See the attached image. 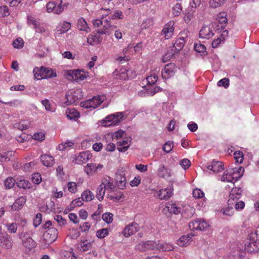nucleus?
I'll list each match as a JSON object with an SVG mask.
<instances>
[{"instance_id": "obj_60", "label": "nucleus", "mask_w": 259, "mask_h": 259, "mask_svg": "<svg viewBox=\"0 0 259 259\" xmlns=\"http://www.w3.org/2000/svg\"><path fill=\"white\" fill-rule=\"evenodd\" d=\"M174 148V143L171 141L166 142L163 146V150L166 153H169Z\"/></svg>"}, {"instance_id": "obj_44", "label": "nucleus", "mask_w": 259, "mask_h": 259, "mask_svg": "<svg viewBox=\"0 0 259 259\" xmlns=\"http://www.w3.org/2000/svg\"><path fill=\"white\" fill-rule=\"evenodd\" d=\"M91 247V243L87 240L82 241L78 244V248L81 251L88 250Z\"/></svg>"}, {"instance_id": "obj_15", "label": "nucleus", "mask_w": 259, "mask_h": 259, "mask_svg": "<svg viewBox=\"0 0 259 259\" xmlns=\"http://www.w3.org/2000/svg\"><path fill=\"white\" fill-rule=\"evenodd\" d=\"M139 229V225L136 223L133 222L125 227L122 232V234L125 237H128L138 232Z\"/></svg>"}, {"instance_id": "obj_38", "label": "nucleus", "mask_w": 259, "mask_h": 259, "mask_svg": "<svg viewBox=\"0 0 259 259\" xmlns=\"http://www.w3.org/2000/svg\"><path fill=\"white\" fill-rule=\"evenodd\" d=\"M27 22L28 25L33 26L34 27L37 25L39 19L32 13H28L27 15Z\"/></svg>"}, {"instance_id": "obj_46", "label": "nucleus", "mask_w": 259, "mask_h": 259, "mask_svg": "<svg viewBox=\"0 0 259 259\" xmlns=\"http://www.w3.org/2000/svg\"><path fill=\"white\" fill-rule=\"evenodd\" d=\"M16 184L18 187L24 189H29L31 187L30 183L29 181L24 179H21L17 181Z\"/></svg>"}, {"instance_id": "obj_63", "label": "nucleus", "mask_w": 259, "mask_h": 259, "mask_svg": "<svg viewBox=\"0 0 259 259\" xmlns=\"http://www.w3.org/2000/svg\"><path fill=\"white\" fill-rule=\"evenodd\" d=\"M179 163L184 170L188 169L191 165V162L187 158H184L182 159L180 161Z\"/></svg>"}, {"instance_id": "obj_5", "label": "nucleus", "mask_w": 259, "mask_h": 259, "mask_svg": "<svg viewBox=\"0 0 259 259\" xmlns=\"http://www.w3.org/2000/svg\"><path fill=\"white\" fill-rule=\"evenodd\" d=\"M216 26L217 24L213 23L203 26L199 31V37L203 39H209L212 37L215 34Z\"/></svg>"}, {"instance_id": "obj_45", "label": "nucleus", "mask_w": 259, "mask_h": 259, "mask_svg": "<svg viewBox=\"0 0 259 259\" xmlns=\"http://www.w3.org/2000/svg\"><path fill=\"white\" fill-rule=\"evenodd\" d=\"M107 197L114 201L117 202L119 201L121 198L122 194L120 191H117L116 189L114 192L109 193L107 195Z\"/></svg>"}, {"instance_id": "obj_3", "label": "nucleus", "mask_w": 259, "mask_h": 259, "mask_svg": "<svg viewBox=\"0 0 259 259\" xmlns=\"http://www.w3.org/2000/svg\"><path fill=\"white\" fill-rule=\"evenodd\" d=\"M105 99L106 97L105 96L99 95L81 102L80 105L81 107L84 108L92 110L100 106Z\"/></svg>"}, {"instance_id": "obj_64", "label": "nucleus", "mask_w": 259, "mask_h": 259, "mask_svg": "<svg viewBox=\"0 0 259 259\" xmlns=\"http://www.w3.org/2000/svg\"><path fill=\"white\" fill-rule=\"evenodd\" d=\"M32 139L38 141H42L45 139V135L43 132H37L32 136Z\"/></svg>"}, {"instance_id": "obj_33", "label": "nucleus", "mask_w": 259, "mask_h": 259, "mask_svg": "<svg viewBox=\"0 0 259 259\" xmlns=\"http://www.w3.org/2000/svg\"><path fill=\"white\" fill-rule=\"evenodd\" d=\"M44 67H41L40 68L34 67L33 70L34 79L40 80L46 78V75L44 74Z\"/></svg>"}, {"instance_id": "obj_37", "label": "nucleus", "mask_w": 259, "mask_h": 259, "mask_svg": "<svg viewBox=\"0 0 259 259\" xmlns=\"http://www.w3.org/2000/svg\"><path fill=\"white\" fill-rule=\"evenodd\" d=\"M67 117L69 119L75 120L80 116L79 113L74 108H68L66 111Z\"/></svg>"}, {"instance_id": "obj_53", "label": "nucleus", "mask_w": 259, "mask_h": 259, "mask_svg": "<svg viewBox=\"0 0 259 259\" xmlns=\"http://www.w3.org/2000/svg\"><path fill=\"white\" fill-rule=\"evenodd\" d=\"M245 250L248 252H254L257 251V248L255 246V242L250 241L245 245Z\"/></svg>"}, {"instance_id": "obj_40", "label": "nucleus", "mask_w": 259, "mask_h": 259, "mask_svg": "<svg viewBox=\"0 0 259 259\" xmlns=\"http://www.w3.org/2000/svg\"><path fill=\"white\" fill-rule=\"evenodd\" d=\"M81 198L83 201H90L94 198V195L93 192L87 189L82 193Z\"/></svg>"}, {"instance_id": "obj_24", "label": "nucleus", "mask_w": 259, "mask_h": 259, "mask_svg": "<svg viewBox=\"0 0 259 259\" xmlns=\"http://www.w3.org/2000/svg\"><path fill=\"white\" fill-rule=\"evenodd\" d=\"M131 71V70H127L125 67H122L119 69H116L114 72V74L117 78L121 80H125L130 77V73Z\"/></svg>"}, {"instance_id": "obj_28", "label": "nucleus", "mask_w": 259, "mask_h": 259, "mask_svg": "<svg viewBox=\"0 0 259 259\" xmlns=\"http://www.w3.org/2000/svg\"><path fill=\"white\" fill-rule=\"evenodd\" d=\"M138 248L143 251L157 249V242L153 241H147L139 243Z\"/></svg>"}, {"instance_id": "obj_48", "label": "nucleus", "mask_w": 259, "mask_h": 259, "mask_svg": "<svg viewBox=\"0 0 259 259\" xmlns=\"http://www.w3.org/2000/svg\"><path fill=\"white\" fill-rule=\"evenodd\" d=\"M59 25L61 26V28L58 30L60 33H65L71 28V23L67 21L60 22Z\"/></svg>"}, {"instance_id": "obj_7", "label": "nucleus", "mask_w": 259, "mask_h": 259, "mask_svg": "<svg viewBox=\"0 0 259 259\" xmlns=\"http://www.w3.org/2000/svg\"><path fill=\"white\" fill-rule=\"evenodd\" d=\"M189 228L191 230L205 231L210 227L209 224L203 219H196L189 223Z\"/></svg>"}, {"instance_id": "obj_11", "label": "nucleus", "mask_w": 259, "mask_h": 259, "mask_svg": "<svg viewBox=\"0 0 259 259\" xmlns=\"http://www.w3.org/2000/svg\"><path fill=\"white\" fill-rule=\"evenodd\" d=\"M156 174L159 178L167 180L172 176V171L171 168L160 163L157 168Z\"/></svg>"}, {"instance_id": "obj_26", "label": "nucleus", "mask_w": 259, "mask_h": 259, "mask_svg": "<svg viewBox=\"0 0 259 259\" xmlns=\"http://www.w3.org/2000/svg\"><path fill=\"white\" fill-rule=\"evenodd\" d=\"M242 190L240 188H233L230 193L228 201L231 202L232 201L239 200L242 195Z\"/></svg>"}, {"instance_id": "obj_39", "label": "nucleus", "mask_w": 259, "mask_h": 259, "mask_svg": "<svg viewBox=\"0 0 259 259\" xmlns=\"http://www.w3.org/2000/svg\"><path fill=\"white\" fill-rule=\"evenodd\" d=\"M186 42L184 37H180L177 38L173 45V47L175 49L176 52L181 50Z\"/></svg>"}, {"instance_id": "obj_17", "label": "nucleus", "mask_w": 259, "mask_h": 259, "mask_svg": "<svg viewBox=\"0 0 259 259\" xmlns=\"http://www.w3.org/2000/svg\"><path fill=\"white\" fill-rule=\"evenodd\" d=\"M174 22L171 21L168 22L164 25L161 34L164 36L165 39H168L172 36L174 31Z\"/></svg>"}, {"instance_id": "obj_13", "label": "nucleus", "mask_w": 259, "mask_h": 259, "mask_svg": "<svg viewBox=\"0 0 259 259\" xmlns=\"http://www.w3.org/2000/svg\"><path fill=\"white\" fill-rule=\"evenodd\" d=\"M103 165L100 163H89L84 167V171L89 176H93L102 170Z\"/></svg>"}, {"instance_id": "obj_20", "label": "nucleus", "mask_w": 259, "mask_h": 259, "mask_svg": "<svg viewBox=\"0 0 259 259\" xmlns=\"http://www.w3.org/2000/svg\"><path fill=\"white\" fill-rule=\"evenodd\" d=\"M173 188L169 186L165 189L159 190L156 191V194L158 198L161 200L167 199L171 196L173 194Z\"/></svg>"}, {"instance_id": "obj_27", "label": "nucleus", "mask_w": 259, "mask_h": 259, "mask_svg": "<svg viewBox=\"0 0 259 259\" xmlns=\"http://www.w3.org/2000/svg\"><path fill=\"white\" fill-rule=\"evenodd\" d=\"M195 235L192 233L181 236L177 240V244L181 247L188 245L192 241V237Z\"/></svg>"}, {"instance_id": "obj_9", "label": "nucleus", "mask_w": 259, "mask_h": 259, "mask_svg": "<svg viewBox=\"0 0 259 259\" xmlns=\"http://www.w3.org/2000/svg\"><path fill=\"white\" fill-rule=\"evenodd\" d=\"M215 33L217 38H214L211 43V46L213 48H217L220 44L224 43L228 38L229 34L228 30L222 31L220 30V28H218L215 30Z\"/></svg>"}, {"instance_id": "obj_34", "label": "nucleus", "mask_w": 259, "mask_h": 259, "mask_svg": "<svg viewBox=\"0 0 259 259\" xmlns=\"http://www.w3.org/2000/svg\"><path fill=\"white\" fill-rule=\"evenodd\" d=\"M174 249V246L172 244L169 243H157V250L160 251H168Z\"/></svg>"}, {"instance_id": "obj_6", "label": "nucleus", "mask_w": 259, "mask_h": 259, "mask_svg": "<svg viewBox=\"0 0 259 259\" xmlns=\"http://www.w3.org/2000/svg\"><path fill=\"white\" fill-rule=\"evenodd\" d=\"M83 97V93L81 89H76L70 90L66 94V104L67 105L74 103Z\"/></svg>"}, {"instance_id": "obj_62", "label": "nucleus", "mask_w": 259, "mask_h": 259, "mask_svg": "<svg viewBox=\"0 0 259 259\" xmlns=\"http://www.w3.org/2000/svg\"><path fill=\"white\" fill-rule=\"evenodd\" d=\"M113 216L111 213L106 212L102 215V219L107 224H110L113 221Z\"/></svg>"}, {"instance_id": "obj_18", "label": "nucleus", "mask_w": 259, "mask_h": 259, "mask_svg": "<svg viewBox=\"0 0 259 259\" xmlns=\"http://www.w3.org/2000/svg\"><path fill=\"white\" fill-rule=\"evenodd\" d=\"M131 144V138L126 136L117 142V149L120 152H124L130 147Z\"/></svg>"}, {"instance_id": "obj_16", "label": "nucleus", "mask_w": 259, "mask_h": 259, "mask_svg": "<svg viewBox=\"0 0 259 259\" xmlns=\"http://www.w3.org/2000/svg\"><path fill=\"white\" fill-rule=\"evenodd\" d=\"M164 211H168L170 213L178 214L182 211L180 204L174 201L168 202L163 209Z\"/></svg>"}, {"instance_id": "obj_41", "label": "nucleus", "mask_w": 259, "mask_h": 259, "mask_svg": "<svg viewBox=\"0 0 259 259\" xmlns=\"http://www.w3.org/2000/svg\"><path fill=\"white\" fill-rule=\"evenodd\" d=\"M234 208L233 206L229 205L228 201V206L224 207L221 209V212L223 214L229 217L232 216L234 214Z\"/></svg>"}, {"instance_id": "obj_58", "label": "nucleus", "mask_w": 259, "mask_h": 259, "mask_svg": "<svg viewBox=\"0 0 259 259\" xmlns=\"http://www.w3.org/2000/svg\"><path fill=\"white\" fill-rule=\"evenodd\" d=\"M16 183V182H15V180L14 179V178L12 177H9L6 179L5 181V187L7 189H11L14 187Z\"/></svg>"}, {"instance_id": "obj_61", "label": "nucleus", "mask_w": 259, "mask_h": 259, "mask_svg": "<svg viewBox=\"0 0 259 259\" xmlns=\"http://www.w3.org/2000/svg\"><path fill=\"white\" fill-rule=\"evenodd\" d=\"M111 19H122L123 18V14L122 11L120 10H115L113 14L110 16Z\"/></svg>"}, {"instance_id": "obj_8", "label": "nucleus", "mask_w": 259, "mask_h": 259, "mask_svg": "<svg viewBox=\"0 0 259 259\" xmlns=\"http://www.w3.org/2000/svg\"><path fill=\"white\" fill-rule=\"evenodd\" d=\"M67 6L66 3L63 4L62 1L58 5L55 2H50L46 5V10L48 13L59 14L64 11Z\"/></svg>"}, {"instance_id": "obj_23", "label": "nucleus", "mask_w": 259, "mask_h": 259, "mask_svg": "<svg viewBox=\"0 0 259 259\" xmlns=\"http://www.w3.org/2000/svg\"><path fill=\"white\" fill-rule=\"evenodd\" d=\"M183 19L187 24H191L194 23L196 20L195 11L188 8L184 13Z\"/></svg>"}, {"instance_id": "obj_25", "label": "nucleus", "mask_w": 259, "mask_h": 259, "mask_svg": "<svg viewBox=\"0 0 259 259\" xmlns=\"http://www.w3.org/2000/svg\"><path fill=\"white\" fill-rule=\"evenodd\" d=\"M25 235H23V233L20 234V238L22 239L23 246L28 250H30L35 247V242L33 240V239L30 237L26 236L25 238Z\"/></svg>"}, {"instance_id": "obj_49", "label": "nucleus", "mask_w": 259, "mask_h": 259, "mask_svg": "<svg viewBox=\"0 0 259 259\" xmlns=\"http://www.w3.org/2000/svg\"><path fill=\"white\" fill-rule=\"evenodd\" d=\"M195 213V209L194 207H191L190 205L187 206L186 207L185 210L184 211H182L183 215L186 218L192 217Z\"/></svg>"}, {"instance_id": "obj_14", "label": "nucleus", "mask_w": 259, "mask_h": 259, "mask_svg": "<svg viewBox=\"0 0 259 259\" xmlns=\"http://www.w3.org/2000/svg\"><path fill=\"white\" fill-rule=\"evenodd\" d=\"M101 184L106 192L107 195L109 193L114 192L116 189V186L113 183V179L109 177L104 178L102 180Z\"/></svg>"}, {"instance_id": "obj_36", "label": "nucleus", "mask_w": 259, "mask_h": 259, "mask_svg": "<svg viewBox=\"0 0 259 259\" xmlns=\"http://www.w3.org/2000/svg\"><path fill=\"white\" fill-rule=\"evenodd\" d=\"M77 26L79 30L83 31L86 32H88L90 31V28L88 26L87 22L82 18L78 19L77 21Z\"/></svg>"}, {"instance_id": "obj_31", "label": "nucleus", "mask_w": 259, "mask_h": 259, "mask_svg": "<svg viewBox=\"0 0 259 259\" xmlns=\"http://www.w3.org/2000/svg\"><path fill=\"white\" fill-rule=\"evenodd\" d=\"M40 158L43 165L47 167H52L54 164V158L51 155L44 154Z\"/></svg>"}, {"instance_id": "obj_42", "label": "nucleus", "mask_w": 259, "mask_h": 259, "mask_svg": "<svg viewBox=\"0 0 259 259\" xmlns=\"http://www.w3.org/2000/svg\"><path fill=\"white\" fill-rule=\"evenodd\" d=\"M14 154L13 151H9L4 153H0V162H6L12 160L13 156Z\"/></svg>"}, {"instance_id": "obj_35", "label": "nucleus", "mask_w": 259, "mask_h": 259, "mask_svg": "<svg viewBox=\"0 0 259 259\" xmlns=\"http://www.w3.org/2000/svg\"><path fill=\"white\" fill-rule=\"evenodd\" d=\"M26 197L25 196H21L17 199L13 204L12 205L13 209L16 210L22 208L24 204L26 202Z\"/></svg>"}, {"instance_id": "obj_4", "label": "nucleus", "mask_w": 259, "mask_h": 259, "mask_svg": "<svg viewBox=\"0 0 259 259\" xmlns=\"http://www.w3.org/2000/svg\"><path fill=\"white\" fill-rule=\"evenodd\" d=\"M65 75L69 80L78 81L87 78L89 76V73L83 70L73 69L66 71Z\"/></svg>"}, {"instance_id": "obj_21", "label": "nucleus", "mask_w": 259, "mask_h": 259, "mask_svg": "<svg viewBox=\"0 0 259 259\" xmlns=\"http://www.w3.org/2000/svg\"><path fill=\"white\" fill-rule=\"evenodd\" d=\"M160 70V68L159 67H156L151 69L150 75L146 77V80L148 84L152 85L157 82Z\"/></svg>"}, {"instance_id": "obj_2", "label": "nucleus", "mask_w": 259, "mask_h": 259, "mask_svg": "<svg viewBox=\"0 0 259 259\" xmlns=\"http://www.w3.org/2000/svg\"><path fill=\"white\" fill-rule=\"evenodd\" d=\"M126 117L125 112H116L107 116L105 118L99 121L103 127H108L118 125L124 120Z\"/></svg>"}, {"instance_id": "obj_1", "label": "nucleus", "mask_w": 259, "mask_h": 259, "mask_svg": "<svg viewBox=\"0 0 259 259\" xmlns=\"http://www.w3.org/2000/svg\"><path fill=\"white\" fill-rule=\"evenodd\" d=\"M244 169L242 166L227 169L221 178L222 182L234 183L242 177Z\"/></svg>"}, {"instance_id": "obj_32", "label": "nucleus", "mask_w": 259, "mask_h": 259, "mask_svg": "<svg viewBox=\"0 0 259 259\" xmlns=\"http://www.w3.org/2000/svg\"><path fill=\"white\" fill-rule=\"evenodd\" d=\"M102 41L99 33L91 34L88 36L87 42L91 46H94L100 43Z\"/></svg>"}, {"instance_id": "obj_22", "label": "nucleus", "mask_w": 259, "mask_h": 259, "mask_svg": "<svg viewBox=\"0 0 259 259\" xmlns=\"http://www.w3.org/2000/svg\"><path fill=\"white\" fill-rule=\"evenodd\" d=\"M90 158V154L88 152H82L79 153L78 155H75L73 157L72 162L77 164H82L86 163Z\"/></svg>"}, {"instance_id": "obj_30", "label": "nucleus", "mask_w": 259, "mask_h": 259, "mask_svg": "<svg viewBox=\"0 0 259 259\" xmlns=\"http://www.w3.org/2000/svg\"><path fill=\"white\" fill-rule=\"evenodd\" d=\"M58 235V230L55 228H50L45 233L44 237L53 242L56 240Z\"/></svg>"}, {"instance_id": "obj_55", "label": "nucleus", "mask_w": 259, "mask_h": 259, "mask_svg": "<svg viewBox=\"0 0 259 259\" xmlns=\"http://www.w3.org/2000/svg\"><path fill=\"white\" fill-rule=\"evenodd\" d=\"M153 25V20L152 18L144 19L141 24L142 29H147Z\"/></svg>"}, {"instance_id": "obj_52", "label": "nucleus", "mask_w": 259, "mask_h": 259, "mask_svg": "<svg viewBox=\"0 0 259 259\" xmlns=\"http://www.w3.org/2000/svg\"><path fill=\"white\" fill-rule=\"evenodd\" d=\"M126 136V133L124 131L118 130L113 134L112 139L113 140H116L117 142Z\"/></svg>"}, {"instance_id": "obj_43", "label": "nucleus", "mask_w": 259, "mask_h": 259, "mask_svg": "<svg viewBox=\"0 0 259 259\" xmlns=\"http://www.w3.org/2000/svg\"><path fill=\"white\" fill-rule=\"evenodd\" d=\"M229 205L233 206V208L237 211L242 210L245 206V203L241 200L232 201L231 202H229Z\"/></svg>"}, {"instance_id": "obj_57", "label": "nucleus", "mask_w": 259, "mask_h": 259, "mask_svg": "<svg viewBox=\"0 0 259 259\" xmlns=\"http://www.w3.org/2000/svg\"><path fill=\"white\" fill-rule=\"evenodd\" d=\"M68 190L71 193H75L77 192V185L74 182H69L67 184Z\"/></svg>"}, {"instance_id": "obj_10", "label": "nucleus", "mask_w": 259, "mask_h": 259, "mask_svg": "<svg viewBox=\"0 0 259 259\" xmlns=\"http://www.w3.org/2000/svg\"><path fill=\"white\" fill-rule=\"evenodd\" d=\"M178 67L174 63L166 65L161 70V76L163 79H167L174 76L177 72Z\"/></svg>"}, {"instance_id": "obj_56", "label": "nucleus", "mask_w": 259, "mask_h": 259, "mask_svg": "<svg viewBox=\"0 0 259 259\" xmlns=\"http://www.w3.org/2000/svg\"><path fill=\"white\" fill-rule=\"evenodd\" d=\"M109 234V231L107 228H103L98 230L96 232V236L100 239H103L107 236Z\"/></svg>"}, {"instance_id": "obj_51", "label": "nucleus", "mask_w": 259, "mask_h": 259, "mask_svg": "<svg viewBox=\"0 0 259 259\" xmlns=\"http://www.w3.org/2000/svg\"><path fill=\"white\" fill-rule=\"evenodd\" d=\"M218 22L219 24L221 25V29H220V30H225L224 29L228 21V19L226 18V16L224 15V14H220V15L218 16Z\"/></svg>"}, {"instance_id": "obj_47", "label": "nucleus", "mask_w": 259, "mask_h": 259, "mask_svg": "<svg viewBox=\"0 0 259 259\" xmlns=\"http://www.w3.org/2000/svg\"><path fill=\"white\" fill-rule=\"evenodd\" d=\"M41 104L45 107V109L47 111H50L51 112H54L55 111V108L54 106L50 103V101L45 99L41 101Z\"/></svg>"}, {"instance_id": "obj_54", "label": "nucleus", "mask_w": 259, "mask_h": 259, "mask_svg": "<svg viewBox=\"0 0 259 259\" xmlns=\"http://www.w3.org/2000/svg\"><path fill=\"white\" fill-rule=\"evenodd\" d=\"M234 158L235 161L238 163H241L244 159V154L242 152L240 151H236L234 153Z\"/></svg>"}, {"instance_id": "obj_29", "label": "nucleus", "mask_w": 259, "mask_h": 259, "mask_svg": "<svg viewBox=\"0 0 259 259\" xmlns=\"http://www.w3.org/2000/svg\"><path fill=\"white\" fill-rule=\"evenodd\" d=\"M207 168L213 172H219L224 169L222 162L215 160L212 161L210 164H208L207 166Z\"/></svg>"}, {"instance_id": "obj_50", "label": "nucleus", "mask_w": 259, "mask_h": 259, "mask_svg": "<svg viewBox=\"0 0 259 259\" xmlns=\"http://www.w3.org/2000/svg\"><path fill=\"white\" fill-rule=\"evenodd\" d=\"M106 192L102 185L100 184L97 188L96 197L99 201H102Z\"/></svg>"}, {"instance_id": "obj_12", "label": "nucleus", "mask_w": 259, "mask_h": 259, "mask_svg": "<svg viewBox=\"0 0 259 259\" xmlns=\"http://www.w3.org/2000/svg\"><path fill=\"white\" fill-rule=\"evenodd\" d=\"M103 25V28L98 30L99 34L109 35L114 29L116 28V26L111 24L110 17H105Z\"/></svg>"}, {"instance_id": "obj_19", "label": "nucleus", "mask_w": 259, "mask_h": 259, "mask_svg": "<svg viewBox=\"0 0 259 259\" xmlns=\"http://www.w3.org/2000/svg\"><path fill=\"white\" fill-rule=\"evenodd\" d=\"M13 245L12 240L6 233H0V246L5 249H10Z\"/></svg>"}, {"instance_id": "obj_59", "label": "nucleus", "mask_w": 259, "mask_h": 259, "mask_svg": "<svg viewBox=\"0 0 259 259\" xmlns=\"http://www.w3.org/2000/svg\"><path fill=\"white\" fill-rule=\"evenodd\" d=\"M6 227L10 233H15L17 230V224L16 223H7Z\"/></svg>"}]
</instances>
